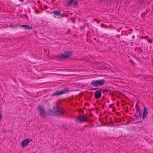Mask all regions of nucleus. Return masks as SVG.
Returning a JSON list of instances; mask_svg holds the SVG:
<instances>
[{"label":"nucleus","instance_id":"obj_15","mask_svg":"<svg viewBox=\"0 0 153 153\" xmlns=\"http://www.w3.org/2000/svg\"><path fill=\"white\" fill-rule=\"evenodd\" d=\"M148 42L149 43H152V41L151 39H149L148 40Z\"/></svg>","mask_w":153,"mask_h":153},{"label":"nucleus","instance_id":"obj_26","mask_svg":"<svg viewBox=\"0 0 153 153\" xmlns=\"http://www.w3.org/2000/svg\"><path fill=\"white\" fill-rule=\"evenodd\" d=\"M113 122H111V124H113Z\"/></svg>","mask_w":153,"mask_h":153},{"label":"nucleus","instance_id":"obj_10","mask_svg":"<svg viewBox=\"0 0 153 153\" xmlns=\"http://www.w3.org/2000/svg\"><path fill=\"white\" fill-rule=\"evenodd\" d=\"M135 114V115L134 116L135 117H137V118H138L139 117L140 118L141 117V116L140 114V111L139 109H136V112Z\"/></svg>","mask_w":153,"mask_h":153},{"label":"nucleus","instance_id":"obj_27","mask_svg":"<svg viewBox=\"0 0 153 153\" xmlns=\"http://www.w3.org/2000/svg\"><path fill=\"white\" fill-rule=\"evenodd\" d=\"M1 115L0 114V119H1Z\"/></svg>","mask_w":153,"mask_h":153},{"label":"nucleus","instance_id":"obj_12","mask_svg":"<svg viewBox=\"0 0 153 153\" xmlns=\"http://www.w3.org/2000/svg\"><path fill=\"white\" fill-rule=\"evenodd\" d=\"M72 53L71 51H67L65 52L64 54L65 56H67V57H68L70 56Z\"/></svg>","mask_w":153,"mask_h":153},{"label":"nucleus","instance_id":"obj_4","mask_svg":"<svg viewBox=\"0 0 153 153\" xmlns=\"http://www.w3.org/2000/svg\"><path fill=\"white\" fill-rule=\"evenodd\" d=\"M38 109L39 110V114L40 117H42V118L45 117L47 114L45 112V109L43 108L41 106H39Z\"/></svg>","mask_w":153,"mask_h":153},{"label":"nucleus","instance_id":"obj_25","mask_svg":"<svg viewBox=\"0 0 153 153\" xmlns=\"http://www.w3.org/2000/svg\"><path fill=\"white\" fill-rule=\"evenodd\" d=\"M140 122H141L140 121H138V122H137L136 123H140Z\"/></svg>","mask_w":153,"mask_h":153},{"label":"nucleus","instance_id":"obj_32","mask_svg":"<svg viewBox=\"0 0 153 153\" xmlns=\"http://www.w3.org/2000/svg\"><path fill=\"white\" fill-rule=\"evenodd\" d=\"M87 40L88 41V39H87Z\"/></svg>","mask_w":153,"mask_h":153},{"label":"nucleus","instance_id":"obj_7","mask_svg":"<svg viewBox=\"0 0 153 153\" xmlns=\"http://www.w3.org/2000/svg\"><path fill=\"white\" fill-rule=\"evenodd\" d=\"M148 114L147 109L146 107H144V109L143 116V119H145L146 118L147 115Z\"/></svg>","mask_w":153,"mask_h":153},{"label":"nucleus","instance_id":"obj_29","mask_svg":"<svg viewBox=\"0 0 153 153\" xmlns=\"http://www.w3.org/2000/svg\"><path fill=\"white\" fill-rule=\"evenodd\" d=\"M94 39V41H96V39Z\"/></svg>","mask_w":153,"mask_h":153},{"label":"nucleus","instance_id":"obj_30","mask_svg":"<svg viewBox=\"0 0 153 153\" xmlns=\"http://www.w3.org/2000/svg\"><path fill=\"white\" fill-rule=\"evenodd\" d=\"M102 107H103V108H104V106H102Z\"/></svg>","mask_w":153,"mask_h":153},{"label":"nucleus","instance_id":"obj_11","mask_svg":"<svg viewBox=\"0 0 153 153\" xmlns=\"http://www.w3.org/2000/svg\"><path fill=\"white\" fill-rule=\"evenodd\" d=\"M21 27H23L26 30H31L32 28V27L26 25H21Z\"/></svg>","mask_w":153,"mask_h":153},{"label":"nucleus","instance_id":"obj_18","mask_svg":"<svg viewBox=\"0 0 153 153\" xmlns=\"http://www.w3.org/2000/svg\"><path fill=\"white\" fill-rule=\"evenodd\" d=\"M102 91H103V93H104L105 91H108V90H103Z\"/></svg>","mask_w":153,"mask_h":153},{"label":"nucleus","instance_id":"obj_22","mask_svg":"<svg viewBox=\"0 0 153 153\" xmlns=\"http://www.w3.org/2000/svg\"><path fill=\"white\" fill-rule=\"evenodd\" d=\"M128 123H129L127 121L126 123L125 124L127 125Z\"/></svg>","mask_w":153,"mask_h":153},{"label":"nucleus","instance_id":"obj_21","mask_svg":"<svg viewBox=\"0 0 153 153\" xmlns=\"http://www.w3.org/2000/svg\"><path fill=\"white\" fill-rule=\"evenodd\" d=\"M83 129H82V128H80V129L79 130V131L80 130V131H83Z\"/></svg>","mask_w":153,"mask_h":153},{"label":"nucleus","instance_id":"obj_14","mask_svg":"<svg viewBox=\"0 0 153 153\" xmlns=\"http://www.w3.org/2000/svg\"><path fill=\"white\" fill-rule=\"evenodd\" d=\"M74 0H70L68 4V5H71L72 3Z\"/></svg>","mask_w":153,"mask_h":153},{"label":"nucleus","instance_id":"obj_3","mask_svg":"<svg viewBox=\"0 0 153 153\" xmlns=\"http://www.w3.org/2000/svg\"><path fill=\"white\" fill-rule=\"evenodd\" d=\"M105 80L104 79H98L97 80H92L91 83V85L95 87H97L98 86H102L105 83Z\"/></svg>","mask_w":153,"mask_h":153},{"label":"nucleus","instance_id":"obj_31","mask_svg":"<svg viewBox=\"0 0 153 153\" xmlns=\"http://www.w3.org/2000/svg\"><path fill=\"white\" fill-rule=\"evenodd\" d=\"M65 129H66V130H67V129L66 128H65Z\"/></svg>","mask_w":153,"mask_h":153},{"label":"nucleus","instance_id":"obj_24","mask_svg":"<svg viewBox=\"0 0 153 153\" xmlns=\"http://www.w3.org/2000/svg\"><path fill=\"white\" fill-rule=\"evenodd\" d=\"M86 105H89V104H88V103H86Z\"/></svg>","mask_w":153,"mask_h":153},{"label":"nucleus","instance_id":"obj_9","mask_svg":"<svg viewBox=\"0 0 153 153\" xmlns=\"http://www.w3.org/2000/svg\"><path fill=\"white\" fill-rule=\"evenodd\" d=\"M101 96V93L100 91L97 90L95 93V97L96 99L100 98Z\"/></svg>","mask_w":153,"mask_h":153},{"label":"nucleus","instance_id":"obj_8","mask_svg":"<svg viewBox=\"0 0 153 153\" xmlns=\"http://www.w3.org/2000/svg\"><path fill=\"white\" fill-rule=\"evenodd\" d=\"M65 56L64 54H60L57 56H56V59L59 60H62L64 59H66L67 58V56Z\"/></svg>","mask_w":153,"mask_h":153},{"label":"nucleus","instance_id":"obj_20","mask_svg":"<svg viewBox=\"0 0 153 153\" xmlns=\"http://www.w3.org/2000/svg\"><path fill=\"white\" fill-rule=\"evenodd\" d=\"M77 4V2L76 1L74 2V5H76Z\"/></svg>","mask_w":153,"mask_h":153},{"label":"nucleus","instance_id":"obj_33","mask_svg":"<svg viewBox=\"0 0 153 153\" xmlns=\"http://www.w3.org/2000/svg\"><path fill=\"white\" fill-rule=\"evenodd\" d=\"M102 89H101L100 90L101 91L102 90Z\"/></svg>","mask_w":153,"mask_h":153},{"label":"nucleus","instance_id":"obj_28","mask_svg":"<svg viewBox=\"0 0 153 153\" xmlns=\"http://www.w3.org/2000/svg\"><path fill=\"white\" fill-rule=\"evenodd\" d=\"M87 126V125H85V127H86Z\"/></svg>","mask_w":153,"mask_h":153},{"label":"nucleus","instance_id":"obj_16","mask_svg":"<svg viewBox=\"0 0 153 153\" xmlns=\"http://www.w3.org/2000/svg\"><path fill=\"white\" fill-rule=\"evenodd\" d=\"M1 39V40L0 41L1 42H2V41L6 42V41H7V39H5V40L3 39Z\"/></svg>","mask_w":153,"mask_h":153},{"label":"nucleus","instance_id":"obj_1","mask_svg":"<svg viewBox=\"0 0 153 153\" xmlns=\"http://www.w3.org/2000/svg\"><path fill=\"white\" fill-rule=\"evenodd\" d=\"M65 112L64 110L58 107H53L51 109L48 111V114L51 116H60L63 115Z\"/></svg>","mask_w":153,"mask_h":153},{"label":"nucleus","instance_id":"obj_2","mask_svg":"<svg viewBox=\"0 0 153 153\" xmlns=\"http://www.w3.org/2000/svg\"><path fill=\"white\" fill-rule=\"evenodd\" d=\"M70 92V90L67 88H65L62 91H57L51 94L52 97L58 96L62 94H66Z\"/></svg>","mask_w":153,"mask_h":153},{"label":"nucleus","instance_id":"obj_23","mask_svg":"<svg viewBox=\"0 0 153 153\" xmlns=\"http://www.w3.org/2000/svg\"><path fill=\"white\" fill-rule=\"evenodd\" d=\"M107 125L108 126H110V123H108L107 124Z\"/></svg>","mask_w":153,"mask_h":153},{"label":"nucleus","instance_id":"obj_17","mask_svg":"<svg viewBox=\"0 0 153 153\" xmlns=\"http://www.w3.org/2000/svg\"><path fill=\"white\" fill-rule=\"evenodd\" d=\"M97 88H91V89H90V90H95L97 89Z\"/></svg>","mask_w":153,"mask_h":153},{"label":"nucleus","instance_id":"obj_6","mask_svg":"<svg viewBox=\"0 0 153 153\" xmlns=\"http://www.w3.org/2000/svg\"><path fill=\"white\" fill-rule=\"evenodd\" d=\"M32 141V139L26 138L22 141L21 145L23 147H25L27 145L28 143Z\"/></svg>","mask_w":153,"mask_h":153},{"label":"nucleus","instance_id":"obj_13","mask_svg":"<svg viewBox=\"0 0 153 153\" xmlns=\"http://www.w3.org/2000/svg\"><path fill=\"white\" fill-rule=\"evenodd\" d=\"M60 15V13L59 12H54V15L56 16H59Z\"/></svg>","mask_w":153,"mask_h":153},{"label":"nucleus","instance_id":"obj_5","mask_svg":"<svg viewBox=\"0 0 153 153\" xmlns=\"http://www.w3.org/2000/svg\"><path fill=\"white\" fill-rule=\"evenodd\" d=\"M77 120L80 123L83 122H85L88 120V118H87L85 116H77Z\"/></svg>","mask_w":153,"mask_h":153},{"label":"nucleus","instance_id":"obj_19","mask_svg":"<svg viewBox=\"0 0 153 153\" xmlns=\"http://www.w3.org/2000/svg\"><path fill=\"white\" fill-rule=\"evenodd\" d=\"M113 104L112 105H109V107H111L112 106H113Z\"/></svg>","mask_w":153,"mask_h":153}]
</instances>
